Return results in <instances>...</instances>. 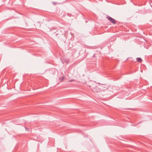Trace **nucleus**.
<instances>
[{
    "instance_id": "f257e3e1",
    "label": "nucleus",
    "mask_w": 152,
    "mask_h": 152,
    "mask_svg": "<svg viewBox=\"0 0 152 152\" xmlns=\"http://www.w3.org/2000/svg\"><path fill=\"white\" fill-rule=\"evenodd\" d=\"M98 84L94 82L91 83L89 86L90 89L94 92H99L100 91L99 87H98Z\"/></svg>"
},
{
    "instance_id": "f03ea898",
    "label": "nucleus",
    "mask_w": 152,
    "mask_h": 152,
    "mask_svg": "<svg viewBox=\"0 0 152 152\" xmlns=\"http://www.w3.org/2000/svg\"><path fill=\"white\" fill-rule=\"evenodd\" d=\"M106 85H105L98 84V86H97V87H99L101 91H104L105 89L107 88H106Z\"/></svg>"
},
{
    "instance_id": "7ed1b4c3",
    "label": "nucleus",
    "mask_w": 152,
    "mask_h": 152,
    "mask_svg": "<svg viewBox=\"0 0 152 152\" xmlns=\"http://www.w3.org/2000/svg\"><path fill=\"white\" fill-rule=\"evenodd\" d=\"M107 18L112 23L115 24L116 23V20L111 17L110 16L107 17Z\"/></svg>"
},
{
    "instance_id": "20e7f679",
    "label": "nucleus",
    "mask_w": 152,
    "mask_h": 152,
    "mask_svg": "<svg viewBox=\"0 0 152 152\" xmlns=\"http://www.w3.org/2000/svg\"><path fill=\"white\" fill-rule=\"evenodd\" d=\"M137 61L140 63H141L142 61V59L141 58H137Z\"/></svg>"
},
{
    "instance_id": "39448f33",
    "label": "nucleus",
    "mask_w": 152,
    "mask_h": 152,
    "mask_svg": "<svg viewBox=\"0 0 152 152\" xmlns=\"http://www.w3.org/2000/svg\"><path fill=\"white\" fill-rule=\"evenodd\" d=\"M75 81V80H74V79H72L70 80H69V82H72V81Z\"/></svg>"
},
{
    "instance_id": "423d86ee",
    "label": "nucleus",
    "mask_w": 152,
    "mask_h": 152,
    "mask_svg": "<svg viewBox=\"0 0 152 152\" xmlns=\"http://www.w3.org/2000/svg\"><path fill=\"white\" fill-rule=\"evenodd\" d=\"M53 4H56V2H53Z\"/></svg>"
}]
</instances>
